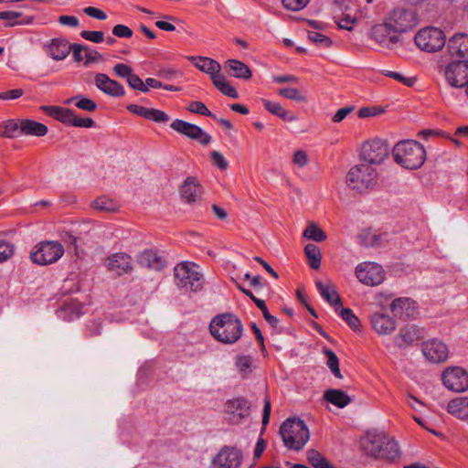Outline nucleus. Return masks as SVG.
Instances as JSON below:
<instances>
[{
  "mask_svg": "<svg viewBox=\"0 0 468 468\" xmlns=\"http://www.w3.org/2000/svg\"><path fill=\"white\" fill-rule=\"evenodd\" d=\"M371 326L378 335H390L397 327L396 321L389 315L375 313L370 317Z\"/></svg>",
  "mask_w": 468,
  "mask_h": 468,
  "instance_id": "393cba45",
  "label": "nucleus"
},
{
  "mask_svg": "<svg viewBox=\"0 0 468 468\" xmlns=\"http://www.w3.org/2000/svg\"><path fill=\"white\" fill-rule=\"evenodd\" d=\"M64 253L58 241H41L30 252V259L38 265H48L58 261Z\"/></svg>",
  "mask_w": 468,
  "mask_h": 468,
  "instance_id": "1a4fd4ad",
  "label": "nucleus"
},
{
  "mask_svg": "<svg viewBox=\"0 0 468 468\" xmlns=\"http://www.w3.org/2000/svg\"><path fill=\"white\" fill-rule=\"evenodd\" d=\"M310 0H282V5L292 11H299L303 9Z\"/></svg>",
  "mask_w": 468,
  "mask_h": 468,
  "instance_id": "5fc2aeb1",
  "label": "nucleus"
},
{
  "mask_svg": "<svg viewBox=\"0 0 468 468\" xmlns=\"http://www.w3.org/2000/svg\"><path fill=\"white\" fill-rule=\"evenodd\" d=\"M377 171L368 164L353 166L346 175V184L352 189L363 192L376 184Z\"/></svg>",
  "mask_w": 468,
  "mask_h": 468,
  "instance_id": "0eeeda50",
  "label": "nucleus"
},
{
  "mask_svg": "<svg viewBox=\"0 0 468 468\" xmlns=\"http://www.w3.org/2000/svg\"><path fill=\"white\" fill-rule=\"evenodd\" d=\"M71 125L75 127L91 128L95 126V122L90 117L80 118L74 114Z\"/></svg>",
  "mask_w": 468,
  "mask_h": 468,
  "instance_id": "0e129e2a",
  "label": "nucleus"
},
{
  "mask_svg": "<svg viewBox=\"0 0 468 468\" xmlns=\"http://www.w3.org/2000/svg\"><path fill=\"white\" fill-rule=\"evenodd\" d=\"M40 110L47 115L54 118L55 120L66 124H72V118L74 117L75 112L69 108H63L59 106H41Z\"/></svg>",
  "mask_w": 468,
  "mask_h": 468,
  "instance_id": "c85d7f7f",
  "label": "nucleus"
},
{
  "mask_svg": "<svg viewBox=\"0 0 468 468\" xmlns=\"http://www.w3.org/2000/svg\"><path fill=\"white\" fill-rule=\"evenodd\" d=\"M308 38L320 47L329 48L332 45L331 38L316 31H309Z\"/></svg>",
  "mask_w": 468,
  "mask_h": 468,
  "instance_id": "de8ad7c7",
  "label": "nucleus"
},
{
  "mask_svg": "<svg viewBox=\"0 0 468 468\" xmlns=\"http://www.w3.org/2000/svg\"><path fill=\"white\" fill-rule=\"evenodd\" d=\"M80 36L82 38L96 44L101 43L104 40V33L102 31L82 30Z\"/></svg>",
  "mask_w": 468,
  "mask_h": 468,
  "instance_id": "864d4df0",
  "label": "nucleus"
},
{
  "mask_svg": "<svg viewBox=\"0 0 468 468\" xmlns=\"http://www.w3.org/2000/svg\"><path fill=\"white\" fill-rule=\"evenodd\" d=\"M187 110L193 113L217 119V116L213 114L202 101H191L187 107Z\"/></svg>",
  "mask_w": 468,
  "mask_h": 468,
  "instance_id": "c03bdc74",
  "label": "nucleus"
},
{
  "mask_svg": "<svg viewBox=\"0 0 468 468\" xmlns=\"http://www.w3.org/2000/svg\"><path fill=\"white\" fill-rule=\"evenodd\" d=\"M303 236L316 242H322L327 238L325 232L314 223L308 225L304 229Z\"/></svg>",
  "mask_w": 468,
  "mask_h": 468,
  "instance_id": "a19ab883",
  "label": "nucleus"
},
{
  "mask_svg": "<svg viewBox=\"0 0 468 468\" xmlns=\"http://www.w3.org/2000/svg\"><path fill=\"white\" fill-rule=\"evenodd\" d=\"M394 161L406 169H418L426 160L424 147L414 140L399 142L392 150Z\"/></svg>",
  "mask_w": 468,
  "mask_h": 468,
  "instance_id": "7ed1b4c3",
  "label": "nucleus"
},
{
  "mask_svg": "<svg viewBox=\"0 0 468 468\" xmlns=\"http://www.w3.org/2000/svg\"><path fill=\"white\" fill-rule=\"evenodd\" d=\"M92 207L97 210L107 212L113 211L115 209L113 202L105 197H101L94 200Z\"/></svg>",
  "mask_w": 468,
  "mask_h": 468,
  "instance_id": "09e8293b",
  "label": "nucleus"
},
{
  "mask_svg": "<svg viewBox=\"0 0 468 468\" xmlns=\"http://www.w3.org/2000/svg\"><path fill=\"white\" fill-rule=\"evenodd\" d=\"M181 198L186 204L192 205L202 199L204 188L196 176H187L179 188Z\"/></svg>",
  "mask_w": 468,
  "mask_h": 468,
  "instance_id": "f3484780",
  "label": "nucleus"
},
{
  "mask_svg": "<svg viewBox=\"0 0 468 468\" xmlns=\"http://www.w3.org/2000/svg\"><path fill=\"white\" fill-rule=\"evenodd\" d=\"M126 109L140 117H143L144 119L147 118L148 112L150 111V108H146L144 106L137 105V104H129L127 105Z\"/></svg>",
  "mask_w": 468,
  "mask_h": 468,
  "instance_id": "774afa93",
  "label": "nucleus"
},
{
  "mask_svg": "<svg viewBox=\"0 0 468 468\" xmlns=\"http://www.w3.org/2000/svg\"><path fill=\"white\" fill-rule=\"evenodd\" d=\"M85 61L84 65L88 66L90 63L98 62L102 60V56L101 53H99L95 49H91L90 47H88V49H85Z\"/></svg>",
  "mask_w": 468,
  "mask_h": 468,
  "instance_id": "e2e57ef3",
  "label": "nucleus"
},
{
  "mask_svg": "<svg viewBox=\"0 0 468 468\" xmlns=\"http://www.w3.org/2000/svg\"><path fill=\"white\" fill-rule=\"evenodd\" d=\"M441 380L445 388L461 393L468 389V373L461 367H449L443 370Z\"/></svg>",
  "mask_w": 468,
  "mask_h": 468,
  "instance_id": "ddd939ff",
  "label": "nucleus"
},
{
  "mask_svg": "<svg viewBox=\"0 0 468 468\" xmlns=\"http://www.w3.org/2000/svg\"><path fill=\"white\" fill-rule=\"evenodd\" d=\"M128 85L133 89L137 90L141 92H148L149 89L147 88V85H145V82L143 81V80L136 74L133 73L130 75L129 79L127 80Z\"/></svg>",
  "mask_w": 468,
  "mask_h": 468,
  "instance_id": "3c124183",
  "label": "nucleus"
},
{
  "mask_svg": "<svg viewBox=\"0 0 468 468\" xmlns=\"http://www.w3.org/2000/svg\"><path fill=\"white\" fill-rule=\"evenodd\" d=\"M84 305L76 299L65 301L61 306V312L67 314L69 319L79 317L83 314Z\"/></svg>",
  "mask_w": 468,
  "mask_h": 468,
  "instance_id": "4c0bfd02",
  "label": "nucleus"
},
{
  "mask_svg": "<svg viewBox=\"0 0 468 468\" xmlns=\"http://www.w3.org/2000/svg\"><path fill=\"white\" fill-rule=\"evenodd\" d=\"M250 401L239 396L226 401L224 413L229 423L239 425L250 417Z\"/></svg>",
  "mask_w": 468,
  "mask_h": 468,
  "instance_id": "9d476101",
  "label": "nucleus"
},
{
  "mask_svg": "<svg viewBox=\"0 0 468 468\" xmlns=\"http://www.w3.org/2000/svg\"><path fill=\"white\" fill-rule=\"evenodd\" d=\"M188 59L202 72H205L212 77L218 76L220 74L221 66L220 64L207 57H188Z\"/></svg>",
  "mask_w": 468,
  "mask_h": 468,
  "instance_id": "bb28decb",
  "label": "nucleus"
},
{
  "mask_svg": "<svg viewBox=\"0 0 468 468\" xmlns=\"http://www.w3.org/2000/svg\"><path fill=\"white\" fill-rule=\"evenodd\" d=\"M113 71L118 77L127 80L133 72V69L129 65L118 63L113 67Z\"/></svg>",
  "mask_w": 468,
  "mask_h": 468,
  "instance_id": "bf43d9fd",
  "label": "nucleus"
},
{
  "mask_svg": "<svg viewBox=\"0 0 468 468\" xmlns=\"http://www.w3.org/2000/svg\"><path fill=\"white\" fill-rule=\"evenodd\" d=\"M389 147L386 141L376 138L362 144L360 156L370 165H380L388 156Z\"/></svg>",
  "mask_w": 468,
  "mask_h": 468,
  "instance_id": "9b49d317",
  "label": "nucleus"
},
{
  "mask_svg": "<svg viewBox=\"0 0 468 468\" xmlns=\"http://www.w3.org/2000/svg\"><path fill=\"white\" fill-rule=\"evenodd\" d=\"M255 304L261 311L262 315H263L265 321L271 327L276 328L278 326L280 321H279V319L276 316L271 315L269 313V310L267 308V305H266L265 302L263 300H261V301H255Z\"/></svg>",
  "mask_w": 468,
  "mask_h": 468,
  "instance_id": "a18cd8bd",
  "label": "nucleus"
},
{
  "mask_svg": "<svg viewBox=\"0 0 468 468\" xmlns=\"http://www.w3.org/2000/svg\"><path fill=\"white\" fill-rule=\"evenodd\" d=\"M241 320L232 313H223L214 316L209 324L213 338L225 345L237 343L243 334Z\"/></svg>",
  "mask_w": 468,
  "mask_h": 468,
  "instance_id": "f257e3e1",
  "label": "nucleus"
},
{
  "mask_svg": "<svg viewBox=\"0 0 468 468\" xmlns=\"http://www.w3.org/2000/svg\"><path fill=\"white\" fill-rule=\"evenodd\" d=\"M94 84L98 90L114 98H120L125 95L123 86L117 80H112L105 73H96Z\"/></svg>",
  "mask_w": 468,
  "mask_h": 468,
  "instance_id": "6ab92c4d",
  "label": "nucleus"
},
{
  "mask_svg": "<svg viewBox=\"0 0 468 468\" xmlns=\"http://www.w3.org/2000/svg\"><path fill=\"white\" fill-rule=\"evenodd\" d=\"M385 19L394 33H406L419 23L415 10L407 7H396L387 14Z\"/></svg>",
  "mask_w": 468,
  "mask_h": 468,
  "instance_id": "423d86ee",
  "label": "nucleus"
},
{
  "mask_svg": "<svg viewBox=\"0 0 468 468\" xmlns=\"http://www.w3.org/2000/svg\"><path fill=\"white\" fill-rule=\"evenodd\" d=\"M212 82L215 87L224 95L232 99L239 98L237 90L227 81L225 76L219 74L218 76L212 77Z\"/></svg>",
  "mask_w": 468,
  "mask_h": 468,
  "instance_id": "c9c22d12",
  "label": "nucleus"
},
{
  "mask_svg": "<svg viewBox=\"0 0 468 468\" xmlns=\"http://www.w3.org/2000/svg\"><path fill=\"white\" fill-rule=\"evenodd\" d=\"M224 68L229 76L236 79L248 80L252 75L250 68L245 63L238 59H228Z\"/></svg>",
  "mask_w": 468,
  "mask_h": 468,
  "instance_id": "c756f323",
  "label": "nucleus"
},
{
  "mask_svg": "<svg viewBox=\"0 0 468 468\" xmlns=\"http://www.w3.org/2000/svg\"><path fill=\"white\" fill-rule=\"evenodd\" d=\"M391 27L388 25V21L384 18V22L375 25L371 29V37L378 44L383 47L390 48L391 45L399 41V37L390 35Z\"/></svg>",
  "mask_w": 468,
  "mask_h": 468,
  "instance_id": "5701e85b",
  "label": "nucleus"
},
{
  "mask_svg": "<svg viewBox=\"0 0 468 468\" xmlns=\"http://www.w3.org/2000/svg\"><path fill=\"white\" fill-rule=\"evenodd\" d=\"M336 313L349 325V327L353 331H355V332L360 331V326H361L360 320L354 314L352 309L347 308V307L346 308L342 304L341 307L339 308L338 312H336Z\"/></svg>",
  "mask_w": 468,
  "mask_h": 468,
  "instance_id": "e433bc0d",
  "label": "nucleus"
},
{
  "mask_svg": "<svg viewBox=\"0 0 468 468\" xmlns=\"http://www.w3.org/2000/svg\"><path fill=\"white\" fill-rule=\"evenodd\" d=\"M46 53L54 60L65 59L70 53L69 42L62 37L52 38L43 46Z\"/></svg>",
  "mask_w": 468,
  "mask_h": 468,
  "instance_id": "4be33fe9",
  "label": "nucleus"
},
{
  "mask_svg": "<svg viewBox=\"0 0 468 468\" xmlns=\"http://www.w3.org/2000/svg\"><path fill=\"white\" fill-rule=\"evenodd\" d=\"M170 127L178 133L195 140L202 145L209 144L212 140L211 136L199 126L180 119L173 121Z\"/></svg>",
  "mask_w": 468,
  "mask_h": 468,
  "instance_id": "4468645a",
  "label": "nucleus"
},
{
  "mask_svg": "<svg viewBox=\"0 0 468 468\" xmlns=\"http://www.w3.org/2000/svg\"><path fill=\"white\" fill-rule=\"evenodd\" d=\"M417 47L426 52H436L444 47L446 37L442 30L434 27L420 29L414 37Z\"/></svg>",
  "mask_w": 468,
  "mask_h": 468,
  "instance_id": "6e6552de",
  "label": "nucleus"
},
{
  "mask_svg": "<svg viewBox=\"0 0 468 468\" xmlns=\"http://www.w3.org/2000/svg\"><path fill=\"white\" fill-rule=\"evenodd\" d=\"M193 262H181L175 269L176 285L186 292H198L203 288V275L197 271Z\"/></svg>",
  "mask_w": 468,
  "mask_h": 468,
  "instance_id": "39448f33",
  "label": "nucleus"
},
{
  "mask_svg": "<svg viewBox=\"0 0 468 468\" xmlns=\"http://www.w3.org/2000/svg\"><path fill=\"white\" fill-rule=\"evenodd\" d=\"M420 338H422L421 330L415 324H407L400 328L394 338V343L399 348L404 349L412 346Z\"/></svg>",
  "mask_w": 468,
  "mask_h": 468,
  "instance_id": "412c9836",
  "label": "nucleus"
},
{
  "mask_svg": "<svg viewBox=\"0 0 468 468\" xmlns=\"http://www.w3.org/2000/svg\"><path fill=\"white\" fill-rule=\"evenodd\" d=\"M24 94V90L22 89H14L6 91L0 92V100L9 101V100H16L20 98Z\"/></svg>",
  "mask_w": 468,
  "mask_h": 468,
  "instance_id": "338daca9",
  "label": "nucleus"
},
{
  "mask_svg": "<svg viewBox=\"0 0 468 468\" xmlns=\"http://www.w3.org/2000/svg\"><path fill=\"white\" fill-rule=\"evenodd\" d=\"M315 286L322 298L334 307L335 312H338L342 300L335 287L332 284H324L321 281H317Z\"/></svg>",
  "mask_w": 468,
  "mask_h": 468,
  "instance_id": "cd10ccee",
  "label": "nucleus"
},
{
  "mask_svg": "<svg viewBox=\"0 0 468 468\" xmlns=\"http://www.w3.org/2000/svg\"><path fill=\"white\" fill-rule=\"evenodd\" d=\"M280 435L284 445L294 451L303 448L310 438L309 430L303 420L289 418L280 427Z\"/></svg>",
  "mask_w": 468,
  "mask_h": 468,
  "instance_id": "20e7f679",
  "label": "nucleus"
},
{
  "mask_svg": "<svg viewBox=\"0 0 468 468\" xmlns=\"http://www.w3.org/2000/svg\"><path fill=\"white\" fill-rule=\"evenodd\" d=\"M382 74L386 77L394 79V80L403 83L407 87H412L416 81L415 78H406L403 75H401L400 73L396 72V71L382 70Z\"/></svg>",
  "mask_w": 468,
  "mask_h": 468,
  "instance_id": "8fccbe9b",
  "label": "nucleus"
},
{
  "mask_svg": "<svg viewBox=\"0 0 468 468\" xmlns=\"http://www.w3.org/2000/svg\"><path fill=\"white\" fill-rule=\"evenodd\" d=\"M83 12L87 16L99 20H105L107 18L106 13L97 7L88 6L83 9Z\"/></svg>",
  "mask_w": 468,
  "mask_h": 468,
  "instance_id": "69168bd1",
  "label": "nucleus"
},
{
  "mask_svg": "<svg viewBox=\"0 0 468 468\" xmlns=\"http://www.w3.org/2000/svg\"><path fill=\"white\" fill-rule=\"evenodd\" d=\"M242 460L241 452L229 446H224L213 458L211 468H239Z\"/></svg>",
  "mask_w": 468,
  "mask_h": 468,
  "instance_id": "dca6fc26",
  "label": "nucleus"
},
{
  "mask_svg": "<svg viewBox=\"0 0 468 468\" xmlns=\"http://www.w3.org/2000/svg\"><path fill=\"white\" fill-rule=\"evenodd\" d=\"M77 100L75 106L80 110L87 112H94L97 109V103L90 98L76 96L66 101L67 104L71 103L73 101Z\"/></svg>",
  "mask_w": 468,
  "mask_h": 468,
  "instance_id": "79ce46f5",
  "label": "nucleus"
},
{
  "mask_svg": "<svg viewBox=\"0 0 468 468\" xmlns=\"http://www.w3.org/2000/svg\"><path fill=\"white\" fill-rule=\"evenodd\" d=\"M112 34L117 37L130 38L133 37V32L129 27L118 24L112 27Z\"/></svg>",
  "mask_w": 468,
  "mask_h": 468,
  "instance_id": "6e6d98bb",
  "label": "nucleus"
},
{
  "mask_svg": "<svg viewBox=\"0 0 468 468\" xmlns=\"http://www.w3.org/2000/svg\"><path fill=\"white\" fill-rule=\"evenodd\" d=\"M324 399L327 402L341 409L345 408L351 402L350 397L345 391L335 388L324 391Z\"/></svg>",
  "mask_w": 468,
  "mask_h": 468,
  "instance_id": "72a5a7b5",
  "label": "nucleus"
},
{
  "mask_svg": "<svg viewBox=\"0 0 468 468\" xmlns=\"http://www.w3.org/2000/svg\"><path fill=\"white\" fill-rule=\"evenodd\" d=\"M447 410L450 414L463 420H468V398L461 397L449 401Z\"/></svg>",
  "mask_w": 468,
  "mask_h": 468,
  "instance_id": "473e14b6",
  "label": "nucleus"
},
{
  "mask_svg": "<svg viewBox=\"0 0 468 468\" xmlns=\"http://www.w3.org/2000/svg\"><path fill=\"white\" fill-rule=\"evenodd\" d=\"M261 101L266 111L270 113L281 118L284 122H295L298 120L297 116L293 113L287 112L280 103L269 101L267 99H261Z\"/></svg>",
  "mask_w": 468,
  "mask_h": 468,
  "instance_id": "7c9ffc66",
  "label": "nucleus"
},
{
  "mask_svg": "<svg viewBox=\"0 0 468 468\" xmlns=\"http://www.w3.org/2000/svg\"><path fill=\"white\" fill-rule=\"evenodd\" d=\"M447 48L451 56L465 59L468 58V35L455 34L449 39Z\"/></svg>",
  "mask_w": 468,
  "mask_h": 468,
  "instance_id": "a878e982",
  "label": "nucleus"
},
{
  "mask_svg": "<svg viewBox=\"0 0 468 468\" xmlns=\"http://www.w3.org/2000/svg\"><path fill=\"white\" fill-rule=\"evenodd\" d=\"M14 254V246L6 243V242H0V263L3 261H7L9 258H11Z\"/></svg>",
  "mask_w": 468,
  "mask_h": 468,
  "instance_id": "052dcab7",
  "label": "nucleus"
},
{
  "mask_svg": "<svg viewBox=\"0 0 468 468\" xmlns=\"http://www.w3.org/2000/svg\"><path fill=\"white\" fill-rule=\"evenodd\" d=\"M357 279L364 284L375 286L385 279V271L381 265L374 262H364L356 268Z\"/></svg>",
  "mask_w": 468,
  "mask_h": 468,
  "instance_id": "2eb2a0df",
  "label": "nucleus"
},
{
  "mask_svg": "<svg viewBox=\"0 0 468 468\" xmlns=\"http://www.w3.org/2000/svg\"><path fill=\"white\" fill-rule=\"evenodd\" d=\"M447 83L453 88H463L468 85V60L457 59L448 63L443 69Z\"/></svg>",
  "mask_w": 468,
  "mask_h": 468,
  "instance_id": "f8f14e48",
  "label": "nucleus"
},
{
  "mask_svg": "<svg viewBox=\"0 0 468 468\" xmlns=\"http://www.w3.org/2000/svg\"><path fill=\"white\" fill-rule=\"evenodd\" d=\"M107 267L119 276L133 271L132 259L126 253H114L107 258Z\"/></svg>",
  "mask_w": 468,
  "mask_h": 468,
  "instance_id": "b1692460",
  "label": "nucleus"
},
{
  "mask_svg": "<svg viewBox=\"0 0 468 468\" xmlns=\"http://www.w3.org/2000/svg\"><path fill=\"white\" fill-rule=\"evenodd\" d=\"M278 93L279 95L289 100L305 101V97L302 95L299 90H297L296 88H282L279 90Z\"/></svg>",
  "mask_w": 468,
  "mask_h": 468,
  "instance_id": "49530a36",
  "label": "nucleus"
},
{
  "mask_svg": "<svg viewBox=\"0 0 468 468\" xmlns=\"http://www.w3.org/2000/svg\"><path fill=\"white\" fill-rule=\"evenodd\" d=\"M422 353L431 363L445 362L449 356L448 346L438 339H431L422 343Z\"/></svg>",
  "mask_w": 468,
  "mask_h": 468,
  "instance_id": "a211bd4d",
  "label": "nucleus"
},
{
  "mask_svg": "<svg viewBox=\"0 0 468 468\" xmlns=\"http://www.w3.org/2000/svg\"><path fill=\"white\" fill-rule=\"evenodd\" d=\"M101 333V323L99 321H91L86 326L85 335L87 337H93L100 335Z\"/></svg>",
  "mask_w": 468,
  "mask_h": 468,
  "instance_id": "680f3d73",
  "label": "nucleus"
},
{
  "mask_svg": "<svg viewBox=\"0 0 468 468\" xmlns=\"http://www.w3.org/2000/svg\"><path fill=\"white\" fill-rule=\"evenodd\" d=\"M365 452L377 459L395 462L400 456L398 442L385 432L368 431L362 439Z\"/></svg>",
  "mask_w": 468,
  "mask_h": 468,
  "instance_id": "f03ea898",
  "label": "nucleus"
},
{
  "mask_svg": "<svg viewBox=\"0 0 468 468\" xmlns=\"http://www.w3.org/2000/svg\"><path fill=\"white\" fill-rule=\"evenodd\" d=\"M70 52H72V57L75 62H80L83 60L82 51L85 52V49H88V46L81 44H69Z\"/></svg>",
  "mask_w": 468,
  "mask_h": 468,
  "instance_id": "13d9d810",
  "label": "nucleus"
},
{
  "mask_svg": "<svg viewBox=\"0 0 468 468\" xmlns=\"http://www.w3.org/2000/svg\"><path fill=\"white\" fill-rule=\"evenodd\" d=\"M324 354L327 358L326 365L330 368L333 375L337 378H343L339 368V359L335 353L330 349L324 348Z\"/></svg>",
  "mask_w": 468,
  "mask_h": 468,
  "instance_id": "ea45409f",
  "label": "nucleus"
},
{
  "mask_svg": "<svg viewBox=\"0 0 468 468\" xmlns=\"http://www.w3.org/2000/svg\"><path fill=\"white\" fill-rule=\"evenodd\" d=\"M390 310L402 320L414 318L417 314L416 302L407 297L395 299L390 304Z\"/></svg>",
  "mask_w": 468,
  "mask_h": 468,
  "instance_id": "aec40b11",
  "label": "nucleus"
},
{
  "mask_svg": "<svg viewBox=\"0 0 468 468\" xmlns=\"http://www.w3.org/2000/svg\"><path fill=\"white\" fill-rule=\"evenodd\" d=\"M210 158L215 166L224 171L228 168L229 163L225 157L218 151H212L210 153Z\"/></svg>",
  "mask_w": 468,
  "mask_h": 468,
  "instance_id": "4d7b16f0",
  "label": "nucleus"
},
{
  "mask_svg": "<svg viewBox=\"0 0 468 468\" xmlns=\"http://www.w3.org/2000/svg\"><path fill=\"white\" fill-rule=\"evenodd\" d=\"M304 254L308 260L309 266L313 270H318L322 261V253L319 247L314 243H308L304 247Z\"/></svg>",
  "mask_w": 468,
  "mask_h": 468,
  "instance_id": "f704fd0d",
  "label": "nucleus"
},
{
  "mask_svg": "<svg viewBox=\"0 0 468 468\" xmlns=\"http://www.w3.org/2000/svg\"><path fill=\"white\" fill-rule=\"evenodd\" d=\"M307 460L314 468H332L328 461L314 449L307 451Z\"/></svg>",
  "mask_w": 468,
  "mask_h": 468,
  "instance_id": "58836bf2",
  "label": "nucleus"
},
{
  "mask_svg": "<svg viewBox=\"0 0 468 468\" xmlns=\"http://www.w3.org/2000/svg\"><path fill=\"white\" fill-rule=\"evenodd\" d=\"M48 131L47 125L37 121L29 119L20 121V133L42 137L48 133Z\"/></svg>",
  "mask_w": 468,
  "mask_h": 468,
  "instance_id": "2f4dec72",
  "label": "nucleus"
},
{
  "mask_svg": "<svg viewBox=\"0 0 468 468\" xmlns=\"http://www.w3.org/2000/svg\"><path fill=\"white\" fill-rule=\"evenodd\" d=\"M142 261H146L149 267L160 270L164 268L165 263L161 257L153 250H147L141 256Z\"/></svg>",
  "mask_w": 468,
  "mask_h": 468,
  "instance_id": "37998d69",
  "label": "nucleus"
},
{
  "mask_svg": "<svg viewBox=\"0 0 468 468\" xmlns=\"http://www.w3.org/2000/svg\"><path fill=\"white\" fill-rule=\"evenodd\" d=\"M146 120L153 121L154 122H167L170 117L167 113L161 110L150 108Z\"/></svg>",
  "mask_w": 468,
  "mask_h": 468,
  "instance_id": "603ef678",
  "label": "nucleus"
}]
</instances>
